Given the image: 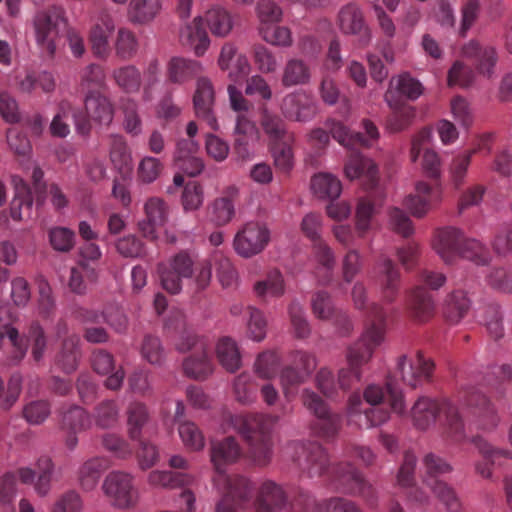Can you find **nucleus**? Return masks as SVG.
I'll return each mask as SVG.
<instances>
[{
    "label": "nucleus",
    "instance_id": "21",
    "mask_svg": "<svg viewBox=\"0 0 512 512\" xmlns=\"http://www.w3.org/2000/svg\"><path fill=\"white\" fill-rule=\"evenodd\" d=\"M363 128L365 130L366 136H363L361 133L353 135L350 134L348 129L341 123H333L332 127L330 128V132L333 138L343 146L348 147L354 143H360L362 145L369 146L372 144V142L379 138V131L375 124L369 120L363 121Z\"/></svg>",
    "mask_w": 512,
    "mask_h": 512
},
{
    "label": "nucleus",
    "instance_id": "56",
    "mask_svg": "<svg viewBox=\"0 0 512 512\" xmlns=\"http://www.w3.org/2000/svg\"><path fill=\"white\" fill-rule=\"evenodd\" d=\"M49 243L58 252H69L75 244V234L66 227H53L48 232Z\"/></svg>",
    "mask_w": 512,
    "mask_h": 512
},
{
    "label": "nucleus",
    "instance_id": "40",
    "mask_svg": "<svg viewBox=\"0 0 512 512\" xmlns=\"http://www.w3.org/2000/svg\"><path fill=\"white\" fill-rule=\"evenodd\" d=\"M103 470V461L92 458L83 463L77 472L79 484L84 490L90 491L96 487Z\"/></svg>",
    "mask_w": 512,
    "mask_h": 512
},
{
    "label": "nucleus",
    "instance_id": "20",
    "mask_svg": "<svg viewBox=\"0 0 512 512\" xmlns=\"http://www.w3.org/2000/svg\"><path fill=\"white\" fill-rule=\"evenodd\" d=\"M180 41L189 47L197 56H202L210 45V39L203 28L201 17H195L180 30Z\"/></svg>",
    "mask_w": 512,
    "mask_h": 512
},
{
    "label": "nucleus",
    "instance_id": "27",
    "mask_svg": "<svg viewBox=\"0 0 512 512\" xmlns=\"http://www.w3.org/2000/svg\"><path fill=\"white\" fill-rule=\"evenodd\" d=\"M163 0H131L127 16L133 24H148L161 12Z\"/></svg>",
    "mask_w": 512,
    "mask_h": 512
},
{
    "label": "nucleus",
    "instance_id": "7",
    "mask_svg": "<svg viewBox=\"0 0 512 512\" xmlns=\"http://www.w3.org/2000/svg\"><path fill=\"white\" fill-rule=\"evenodd\" d=\"M65 25V11L61 7H52L35 15L33 19L35 40L48 55L55 54L60 28Z\"/></svg>",
    "mask_w": 512,
    "mask_h": 512
},
{
    "label": "nucleus",
    "instance_id": "64",
    "mask_svg": "<svg viewBox=\"0 0 512 512\" xmlns=\"http://www.w3.org/2000/svg\"><path fill=\"white\" fill-rule=\"evenodd\" d=\"M81 86L83 90H86L90 96L101 92V88L104 84V74L102 69L94 64L87 66L81 76Z\"/></svg>",
    "mask_w": 512,
    "mask_h": 512
},
{
    "label": "nucleus",
    "instance_id": "19",
    "mask_svg": "<svg viewBox=\"0 0 512 512\" xmlns=\"http://www.w3.org/2000/svg\"><path fill=\"white\" fill-rule=\"evenodd\" d=\"M471 405L473 418L469 423L470 430L489 433L498 426L499 417L486 396L479 395Z\"/></svg>",
    "mask_w": 512,
    "mask_h": 512
},
{
    "label": "nucleus",
    "instance_id": "41",
    "mask_svg": "<svg viewBox=\"0 0 512 512\" xmlns=\"http://www.w3.org/2000/svg\"><path fill=\"white\" fill-rule=\"evenodd\" d=\"M413 317L420 321H427L434 313L435 304L432 296L421 286H418L413 292L412 302Z\"/></svg>",
    "mask_w": 512,
    "mask_h": 512
},
{
    "label": "nucleus",
    "instance_id": "50",
    "mask_svg": "<svg viewBox=\"0 0 512 512\" xmlns=\"http://www.w3.org/2000/svg\"><path fill=\"white\" fill-rule=\"evenodd\" d=\"M216 265L217 277L224 288H230L238 283V273L231 261L220 253L212 255Z\"/></svg>",
    "mask_w": 512,
    "mask_h": 512
},
{
    "label": "nucleus",
    "instance_id": "47",
    "mask_svg": "<svg viewBox=\"0 0 512 512\" xmlns=\"http://www.w3.org/2000/svg\"><path fill=\"white\" fill-rule=\"evenodd\" d=\"M376 213L373 203L368 200H360L356 207L355 228L359 237H363L374 226Z\"/></svg>",
    "mask_w": 512,
    "mask_h": 512
},
{
    "label": "nucleus",
    "instance_id": "1",
    "mask_svg": "<svg viewBox=\"0 0 512 512\" xmlns=\"http://www.w3.org/2000/svg\"><path fill=\"white\" fill-rule=\"evenodd\" d=\"M385 327L382 322L372 323L363 332L360 339L349 347L347 352L348 368L339 371L338 383L334 381L330 370L323 368L317 374L318 388L327 396L336 393L337 388H349L360 381L361 366L372 357L373 351L384 340Z\"/></svg>",
    "mask_w": 512,
    "mask_h": 512
},
{
    "label": "nucleus",
    "instance_id": "33",
    "mask_svg": "<svg viewBox=\"0 0 512 512\" xmlns=\"http://www.w3.org/2000/svg\"><path fill=\"white\" fill-rule=\"evenodd\" d=\"M281 108L285 117L296 121L310 120L317 113L311 98H283Z\"/></svg>",
    "mask_w": 512,
    "mask_h": 512
},
{
    "label": "nucleus",
    "instance_id": "13",
    "mask_svg": "<svg viewBox=\"0 0 512 512\" xmlns=\"http://www.w3.org/2000/svg\"><path fill=\"white\" fill-rule=\"evenodd\" d=\"M442 195L441 185L430 186L419 181L415 184V193L405 197L403 205L413 216L422 217L441 201Z\"/></svg>",
    "mask_w": 512,
    "mask_h": 512
},
{
    "label": "nucleus",
    "instance_id": "63",
    "mask_svg": "<svg viewBox=\"0 0 512 512\" xmlns=\"http://www.w3.org/2000/svg\"><path fill=\"white\" fill-rule=\"evenodd\" d=\"M138 41L135 34L127 28H120L115 42L116 54L123 59L131 58L137 51Z\"/></svg>",
    "mask_w": 512,
    "mask_h": 512
},
{
    "label": "nucleus",
    "instance_id": "35",
    "mask_svg": "<svg viewBox=\"0 0 512 512\" xmlns=\"http://www.w3.org/2000/svg\"><path fill=\"white\" fill-rule=\"evenodd\" d=\"M479 453L483 456L486 463H477L476 471L483 478H490L492 476L491 465L496 463L500 457H508L509 453L504 450L495 449L482 438L476 437L472 439Z\"/></svg>",
    "mask_w": 512,
    "mask_h": 512
},
{
    "label": "nucleus",
    "instance_id": "38",
    "mask_svg": "<svg viewBox=\"0 0 512 512\" xmlns=\"http://www.w3.org/2000/svg\"><path fill=\"white\" fill-rule=\"evenodd\" d=\"M389 93L399 96H421L425 89L423 85L408 73L394 76L389 82Z\"/></svg>",
    "mask_w": 512,
    "mask_h": 512
},
{
    "label": "nucleus",
    "instance_id": "52",
    "mask_svg": "<svg viewBox=\"0 0 512 512\" xmlns=\"http://www.w3.org/2000/svg\"><path fill=\"white\" fill-rule=\"evenodd\" d=\"M475 74L473 70L462 61L457 60L448 71V85L450 87L466 88L474 83Z\"/></svg>",
    "mask_w": 512,
    "mask_h": 512
},
{
    "label": "nucleus",
    "instance_id": "2",
    "mask_svg": "<svg viewBox=\"0 0 512 512\" xmlns=\"http://www.w3.org/2000/svg\"><path fill=\"white\" fill-rule=\"evenodd\" d=\"M278 417L269 415L230 414L224 430L230 428L241 434L250 446V455L258 465H266L272 457L271 432Z\"/></svg>",
    "mask_w": 512,
    "mask_h": 512
},
{
    "label": "nucleus",
    "instance_id": "48",
    "mask_svg": "<svg viewBox=\"0 0 512 512\" xmlns=\"http://www.w3.org/2000/svg\"><path fill=\"white\" fill-rule=\"evenodd\" d=\"M412 98H387V104L394 113L395 124L394 130H401L405 127L410 119L415 116V109L411 104Z\"/></svg>",
    "mask_w": 512,
    "mask_h": 512
},
{
    "label": "nucleus",
    "instance_id": "61",
    "mask_svg": "<svg viewBox=\"0 0 512 512\" xmlns=\"http://www.w3.org/2000/svg\"><path fill=\"white\" fill-rule=\"evenodd\" d=\"M185 373L193 378H205L212 372V363L202 351L198 357H189L183 363Z\"/></svg>",
    "mask_w": 512,
    "mask_h": 512
},
{
    "label": "nucleus",
    "instance_id": "11",
    "mask_svg": "<svg viewBox=\"0 0 512 512\" xmlns=\"http://www.w3.org/2000/svg\"><path fill=\"white\" fill-rule=\"evenodd\" d=\"M270 241V230L265 223L247 222L236 233L233 246L236 253L244 258L262 252Z\"/></svg>",
    "mask_w": 512,
    "mask_h": 512
},
{
    "label": "nucleus",
    "instance_id": "60",
    "mask_svg": "<svg viewBox=\"0 0 512 512\" xmlns=\"http://www.w3.org/2000/svg\"><path fill=\"white\" fill-rule=\"evenodd\" d=\"M247 336L253 341H262L266 336V320L263 313L255 308L248 307Z\"/></svg>",
    "mask_w": 512,
    "mask_h": 512
},
{
    "label": "nucleus",
    "instance_id": "51",
    "mask_svg": "<svg viewBox=\"0 0 512 512\" xmlns=\"http://www.w3.org/2000/svg\"><path fill=\"white\" fill-rule=\"evenodd\" d=\"M259 27L279 23L283 19L282 8L273 0H260L256 5Z\"/></svg>",
    "mask_w": 512,
    "mask_h": 512
},
{
    "label": "nucleus",
    "instance_id": "44",
    "mask_svg": "<svg viewBox=\"0 0 512 512\" xmlns=\"http://www.w3.org/2000/svg\"><path fill=\"white\" fill-rule=\"evenodd\" d=\"M470 301L463 291L449 294L445 300V316L451 322H458L468 310Z\"/></svg>",
    "mask_w": 512,
    "mask_h": 512
},
{
    "label": "nucleus",
    "instance_id": "15",
    "mask_svg": "<svg viewBox=\"0 0 512 512\" xmlns=\"http://www.w3.org/2000/svg\"><path fill=\"white\" fill-rule=\"evenodd\" d=\"M217 64L220 70L227 72L228 77L232 80L243 78L251 71L247 56L239 52L232 42H226L222 45Z\"/></svg>",
    "mask_w": 512,
    "mask_h": 512
},
{
    "label": "nucleus",
    "instance_id": "59",
    "mask_svg": "<svg viewBox=\"0 0 512 512\" xmlns=\"http://www.w3.org/2000/svg\"><path fill=\"white\" fill-rule=\"evenodd\" d=\"M115 247L117 252L125 258H140L146 255L144 243L135 235L119 238Z\"/></svg>",
    "mask_w": 512,
    "mask_h": 512
},
{
    "label": "nucleus",
    "instance_id": "12",
    "mask_svg": "<svg viewBox=\"0 0 512 512\" xmlns=\"http://www.w3.org/2000/svg\"><path fill=\"white\" fill-rule=\"evenodd\" d=\"M433 142V133L430 129H422L413 139L410 150V160L416 162L423 153L422 169L431 178L441 176V159L438 153L430 148Z\"/></svg>",
    "mask_w": 512,
    "mask_h": 512
},
{
    "label": "nucleus",
    "instance_id": "18",
    "mask_svg": "<svg viewBox=\"0 0 512 512\" xmlns=\"http://www.w3.org/2000/svg\"><path fill=\"white\" fill-rule=\"evenodd\" d=\"M364 397L367 403L375 406L383 399L389 402L391 409L394 413L404 415L407 412L406 403L402 390L389 378L386 384V394H384L381 387L377 385H370L364 392Z\"/></svg>",
    "mask_w": 512,
    "mask_h": 512
},
{
    "label": "nucleus",
    "instance_id": "22",
    "mask_svg": "<svg viewBox=\"0 0 512 512\" xmlns=\"http://www.w3.org/2000/svg\"><path fill=\"white\" fill-rule=\"evenodd\" d=\"M15 320L14 314L7 303H0V338L7 336L15 349V359L20 361L26 355L28 345L19 336L18 330L12 326Z\"/></svg>",
    "mask_w": 512,
    "mask_h": 512
},
{
    "label": "nucleus",
    "instance_id": "62",
    "mask_svg": "<svg viewBox=\"0 0 512 512\" xmlns=\"http://www.w3.org/2000/svg\"><path fill=\"white\" fill-rule=\"evenodd\" d=\"M92 118L101 124H109L113 118V109L108 98H87L85 103Z\"/></svg>",
    "mask_w": 512,
    "mask_h": 512
},
{
    "label": "nucleus",
    "instance_id": "5",
    "mask_svg": "<svg viewBox=\"0 0 512 512\" xmlns=\"http://www.w3.org/2000/svg\"><path fill=\"white\" fill-rule=\"evenodd\" d=\"M102 491L110 505L118 510L133 509L140 501V492L134 483V476L128 472H110L102 483Z\"/></svg>",
    "mask_w": 512,
    "mask_h": 512
},
{
    "label": "nucleus",
    "instance_id": "46",
    "mask_svg": "<svg viewBox=\"0 0 512 512\" xmlns=\"http://www.w3.org/2000/svg\"><path fill=\"white\" fill-rule=\"evenodd\" d=\"M207 210L210 220L219 226L230 223L236 214L235 206L220 197L215 198L208 205Z\"/></svg>",
    "mask_w": 512,
    "mask_h": 512
},
{
    "label": "nucleus",
    "instance_id": "8",
    "mask_svg": "<svg viewBox=\"0 0 512 512\" xmlns=\"http://www.w3.org/2000/svg\"><path fill=\"white\" fill-rule=\"evenodd\" d=\"M240 456L241 449L234 438L212 441L210 457L215 469L213 483L217 490H220V486H233L235 480L240 478L226 474V467L235 463Z\"/></svg>",
    "mask_w": 512,
    "mask_h": 512
},
{
    "label": "nucleus",
    "instance_id": "37",
    "mask_svg": "<svg viewBox=\"0 0 512 512\" xmlns=\"http://www.w3.org/2000/svg\"><path fill=\"white\" fill-rule=\"evenodd\" d=\"M310 76V68L304 61L290 59L283 70L282 84L286 87L304 85L309 82Z\"/></svg>",
    "mask_w": 512,
    "mask_h": 512
},
{
    "label": "nucleus",
    "instance_id": "14",
    "mask_svg": "<svg viewBox=\"0 0 512 512\" xmlns=\"http://www.w3.org/2000/svg\"><path fill=\"white\" fill-rule=\"evenodd\" d=\"M337 26L345 35H359L362 45H367L371 40V30L356 3H348L341 7L337 15Z\"/></svg>",
    "mask_w": 512,
    "mask_h": 512
},
{
    "label": "nucleus",
    "instance_id": "24",
    "mask_svg": "<svg viewBox=\"0 0 512 512\" xmlns=\"http://www.w3.org/2000/svg\"><path fill=\"white\" fill-rule=\"evenodd\" d=\"M462 55L476 60L480 74L490 77L497 62L496 50L490 46H480L476 41H469L462 48Z\"/></svg>",
    "mask_w": 512,
    "mask_h": 512
},
{
    "label": "nucleus",
    "instance_id": "39",
    "mask_svg": "<svg viewBox=\"0 0 512 512\" xmlns=\"http://www.w3.org/2000/svg\"><path fill=\"white\" fill-rule=\"evenodd\" d=\"M192 481V476L185 473L156 470L148 475V483L155 488H175L188 485Z\"/></svg>",
    "mask_w": 512,
    "mask_h": 512
},
{
    "label": "nucleus",
    "instance_id": "30",
    "mask_svg": "<svg viewBox=\"0 0 512 512\" xmlns=\"http://www.w3.org/2000/svg\"><path fill=\"white\" fill-rule=\"evenodd\" d=\"M220 493H223V499L218 503L216 512H235L230 507V500H236L240 504L249 498L251 492V483L247 478L235 480L233 486H220Z\"/></svg>",
    "mask_w": 512,
    "mask_h": 512
},
{
    "label": "nucleus",
    "instance_id": "29",
    "mask_svg": "<svg viewBox=\"0 0 512 512\" xmlns=\"http://www.w3.org/2000/svg\"><path fill=\"white\" fill-rule=\"evenodd\" d=\"M344 174L349 180L362 177L373 180L377 174V167L371 159L365 158L358 152L352 151L345 162Z\"/></svg>",
    "mask_w": 512,
    "mask_h": 512
},
{
    "label": "nucleus",
    "instance_id": "25",
    "mask_svg": "<svg viewBox=\"0 0 512 512\" xmlns=\"http://www.w3.org/2000/svg\"><path fill=\"white\" fill-rule=\"evenodd\" d=\"M235 133V150L240 158L247 160L252 156L253 146L259 139L258 130L252 122L238 118Z\"/></svg>",
    "mask_w": 512,
    "mask_h": 512
},
{
    "label": "nucleus",
    "instance_id": "31",
    "mask_svg": "<svg viewBox=\"0 0 512 512\" xmlns=\"http://www.w3.org/2000/svg\"><path fill=\"white\" fill-rule=\"evenodd\" d=\"M205 22L214 36L224 38L233 30L234 16L228 10L216 6L205 13Z\"/></svg>",
    "mask_w": 512,
    "mask_h": 512
},
{
    "label": "nucleus",
    "instance_id": "10",
    "mask_svg": "<svg viewBox=\"0 0 512 512\" xmlns=\"http://www.w3.org/2000/svg\"><path fill=\"white\" fill-rule=\"evenodd\" d=\"M158 271L162 287L171 294H178L182 290V280L193 276L194 261L189 253L181 251L167 263L160 264Z\"/></svg>",
    "mask_w": 512,
    "mask_h": 512
},
{
    "label": "nucleus",
    "instance_id": "17",
    "mask_svg": "<svg viewBox=\"0 0 512 512\" xmlns=\"http://www.w3.org/2000/svg\"><path fill=\"white\" fill-rule=\"evenodd\" d=\"M146 219L138 223V227L142 235L149 240H157V227L165 224L168 219V206L158 198L152 197L148 199L144 205Z\"/></svg>",
    "mask_w": 512,
    "mask_h": 512
},
{
    "label": "nucleus",
    "instance_id": "43",
    "mask_svg": "<svg viewBox=\"0 0 512 512\" xmlns=\"http://www.w3.org/2000/svg\"><path fill=\"white\" fill-rule=\"evenodd\" d=\"M258 30L262 39L270 45L287 48L293 44L292 32L286 26L269 25Z\"/></svg>",
    "mask_w": 512,
    "mask_h": 512
},
{
    "label": "nucleus",
    "instance_id": "23",
    "mask_svg": "<svg viewBox=\"0 0 512 512\" xmlns=\"http://www.w3.org/2000/svg\"><path fill=\"white\" fill-rule=\"evenodd\" d=\"M285 501L282 488L270 480H265L259 487L255 509L256 512H279Z\"/></svg>",
    "mask_w": 512,
    "mask_h": 512
},
{
    "label": "nucleus",
    "instance_id": "4",
    "mask_svg": "<svg viewBox=\"0 0 512 512\" xmlns=\"http://www.w3.org/2000/svg\"><path fill=\"white\" fill-rule=\"evenodd\" d=\"M414 425L422 430L432 426L437 419L445 418L446 423L456 433L463 431V424L457 408L447 400H436L420 396L410 410Z\"/></svg>",
    "mask_w": 512,
    "mask_h": 512
},
{
    "label": "nucleus",
    "instance_id": "57",
    "mask_svg": "<svg viewBox=\"0 0 512 512\" xmlns=\"http://www.w3.org/2000/svg\"><path fill=\"white\" fill-rule=\"evenodd\" d=\"M114 78L117 85L127 93H135L140 87V73L134 66L119 68L114 72Z\"/></svg>",
    "mask_w": 512,
    "mask_h": 512
},
{
    "label": "nucleus",
    "instance_id": "3",
    "mask_svg": "<svg viewBox=\"0 0 512 512\" xmlns=\"http://www.w3.org/2000/svg\"><path fill=\"white\" fill-rule=\"evenodd\" d=\"M433 246L447 265L458 264L460 260L471 261L476 265H485L490 259L488 249L481 242L466 238L463 232L456 227L439 230Z\"/></svg>",
    "mask_w": 512,
    "mask_h": 512
},
{
    "label": "nucleus",
    "instance_id": "9",
    "mask_svg": "<svg viewBox=\"0 0 512 512\" xmlns=\"http://www.w3.org/2000/svg\"><path fill=\"white\" fill-rule=\"evenodd\" d=\"M432 371L431 360L425 358L421 352H413L399 357L396 369L390 378L394 383L399 378L406 385L416 388L430 379Z\"/></svg>",
    "mask_w": 512,
    "mask_h": 512
},
{
    "label": "nucleus",
    "instance_id": "49",
    "mask_svg": "<svg viewBox=\"0 0 512 512\" xmlns=\"http://www.w3.org/2000/svg\"><path fill=\"white\" fill-rule=\"evenodd\" d=\"M179 436L183 445L192 451H200L205 446V438L202 431L190 421L181 423L178 427Z\"/></svg>",
    "mask_w": 512,
    "mask_h": 512
},
{
    "label": "nucleus",
    "instance_id": "45",
    "mask_svg": "<svg viewBox=\"0 0 512 512\" xmlns=\"http://www.w3.org/2000/svg\"><path fill=\"white\" fill-rule=\"evenodd\" d=\"M475 152L476 149L462 152L452 159L448 172L454 186L458 187L464 183L468 173V167Z\"/></svg>",
    "mask_w": 512,
    "mask_h": 512
},
{
    "label": "nucleus",
    "instance_id": "58",
    "mask_svg": "<svg viewBox=\"0 0 512 512\" xmlns=\"http://www.w3.org/2000/svg\"><path fill=\"white\" fill-rule=\"evenodd\" d=\"M204 190L203 187L193 181L184 186L181 195V204L185 211L198 210L204 203Z\"/></svg>",
    "mask_w": 512,
    "mask_h": 512
},
{
    "label": "nucleus",
    "instance_id": "53",
    "mask_svg": "<svg viewBox=\"0 0 512 512\" xmlns=\"http://www.w3.org/2000/svg\"><path fill=\"white\" fill-rule=\"evenodd\" d=\"M140 353L149 364L161 366L165 361V351L159 338L146 336L142 342Z\"/></svg>",
    "mask_w": 512,
    "mask_h": 512
},
{
    "label": "nucleus",
    "instance_id": "34",
    "mask_svg": "<svg viewBox=\"0 0 512 512\" xmlns=\"http://www.w3.org/2000/svg\"><path fill=\"white\" fill-rule=\"evenodd\" d=\"M202 66L199 62L180 57L172 58L167 65V74L173 83H184L191 76L201 72Z\"/></svg>",
    "mask_w": 512,
    "mask_h": 512
},
{
    "label": "nucleus",
    "instance_id": "36",
    "mask_svg": "<svg viewBox=\"0 0 512 512\" xmlns=\"http://www.w3.org/2000/svg\"><path fill=\"white\" fill-rule=\"evenodd\" d=\"M216 355L220 364L229 372H235L241 366V355L235 341L225 337L216 345Z\"/></svg>",
    "mask_w": 512,
    "mask_h": 512
},
{
    "label": "nucleus",
    "instance_id": "28",
    "mask_svg": "<svg viewBox=\"0 0 512 512\" xmlns=\"http://www.w3.org/2000/svg\"><path fill=\"white\" fill-rule=\"evenodd\" d=\"M311 191L319 199H337L342 193V183L337 176L320 172L311 178Z\"/></svg>",
    "mask_w": 512,
    "mask_h": 512
},
{
    "label": "nucleus",
    "instance_id": "6",
    "mask_svg": "<svg viewBox=\"0 0 512 512\" xmlns=\"http://www.w3.org/2000/svg\"><path fill=\"white\" fill-rule=\"evenodd\" d=\"M427 476L426 485L431 489L435 496L443 503L448 512H459L461 503L455 492L446 483L438 480V477L451 472L452 467L445 460L428 454L423 459Z\"/></svg>",
    "mask_w": 512,
    "mask_h": 512
},
{
    "label": "nucleus",
    "instance_id": "26",
    "mask_svg": "<svg viewBox=\"0 0 512 512\" xmlns=\"http://www.w3.org/2000/svg\"><path fill=\"white\" fill-rule=\"evenodd\" d=\"M361 405L359 395H352L348 403V413L359 427H373L385 423L389 419V413L381 408H371L361 414L358 407Z\"/></svg>",
    "mask_w": 512,
    "mask_h": 512
},
{
    "label": "nucleus",
    "instance_id": "16",
    "mask_svg": "<svg viewBox=\"0 0 512 512\" xmlns=\"http://www.w3.org/2000/svg\"><path fill=\"white\" fill-rule=\"evenodd\" d=\"M115 19L107 11L100 12L90 31V42L93 52L99 57H105L110 51V38L115 31Z\"/></svg>",
    "mask_w": 512,
    "mask_h": 512
},
{
    "label": "nucleus",
    "instance_id": "32",
    "mask_svg": "<svg viewBox=\"0 0 512 512\" xmlns=\"http://www.w3.org/2000/svg\"><path fill=\"white\" fill-rule=\"evenodd\" d=\"M285 290L283 275L278 270L270 271L266 278L255 282L253 285L254 294L264 300L282 297Z\"/></svg>",
    "mask_w": 512,
    "mask_h": 512
},
{
    "label": "nucleus",
    "instance_id": "55",
    "mask_svg": "<svg viewBox=\"0 0 512 512\" xmlns=\"http://www.w3.org/2000/svg\"><path fill=\"white\" fill-rule=\"evenodd\" d=\"M62 424L64 428L78 432L89 428L92 420L84 409L75 406L64 413Z\"/></svg>",
    "mask_w": 512,
    "mask_h": 512
},
{
    "label": "nucleus",
    "instance_id": "42",
    "mask_svg": "<svg viewBox=\"0 0 512 512\" xmlns=\"http://www.w3.org/2000/svg\"><path fill=\"white\" fill-rule=\"evenodd\" d=\"M163 169L164 165L158 158L144 156L137 165V180L142 184L154 183L162 174Z\"/></svg>",
    "mask_w": 512,
    "mask_h": 512
},
{
    "label": "nucleus",
    "instance_id": "54",
    "mask_svg": "<svg viewBox=\"0 0 512 512\" xmlns=\"http://www.w3.org/2000/svg\"><path fill=\"white\" fill-rule=\"evenodd\" d=\"M148 420L146 407L142 404L135 403L131 405L128 411V434L132 440H138L141 436L142 429Z\"/></svg>",
    "mask_w": 512,
    "mask_h": 512
}]
</instances>
